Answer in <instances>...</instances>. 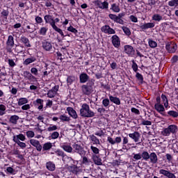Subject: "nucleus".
Instances as JSON below:
<instances>
[{
    "label": "nucleus",
    "mask_w": 178,
    "mask_h": 178,
    "mask_svg": "<svg viewBox=\"0 0 178 178\" xmlns=\"http://www.w3.org/2000/svg\"><path fill=\"white\" fill-rule=\"evenodd\" d=\"M154 109L158 112V113H160L161 116H163L164 118H173L174 119L176 118H178V112L170 110L168 111L167 113L165 108V106H163L162 103H161V96H157L156 97V103L154 104Z\"/></svg>",
    "instance_id": "f257e3e1"
},
{
    "label": "nucleus",
    "mask_w": 178,
    "mask_h": 178,
    "mask_svg": "<svg viewBox=\"0 0 178 178\" xmlns=\"http://www.w3.org/2000/svg\"><path fill=\"white\" fill-rule=\"evenodd\" d=\"M68 161L70 163L69 165L67 164V170L70 173H72V175H74L75 176H77V175H79L81 172V169L77 165H79V161H76L73 159L72 157H68Z\"/></svg>",
    "instance_id": "f03ea898"
},
{
    "label": "nucleus",
    "mask_w": 178,
    "mask_h": 178,
    "mask_svg": "<svg viewBox=\"0 0 178 178\" xmlns=\"http://www.w3.org/2000/svg\"><path fill=\"white\" fill-rule=\"evenodd\" d=\"M95 86V79H91L86 84L81 86V91L83 95L90 96L94 92V87Z\"/></svg>",
    "instance_id": "7ed1b4c3"
},
{
    "label": "nucleus",
    "mask_w": 178,
    "mask_h": 178,
    "mask_svg": "<svg viewBox=\"0 0 178 178\" xmlns=\"http://www.w3.org/2000/svg\"><path fill=\"white\" fill-rule=\"evenodd\" d=\"M80 115L82 118H94L95 113L90 109V106L87 103H84L80 109Z\"/></svg>",
    "instance_id": "20e7f679"
},
{
    "label": "nucleus",
    "mask_w": 178,
    "mask_h": 178,
    "mask_svg": "<svg viewBox=\"0 0 178 178\" xmlns=\"http://www.w3.org/2000/svg\"><path fill=\"white\" fill-rule=\"evenodd\" d=\"M72 152L78 154L81 156H84L87 152L84 149V145L76 142L72 145Z\"/></svg>",
    "instance_id": "39448f33"
},
{
    "label": "nucleus",
    "mask_w": 178,
    "mask_h": 178,
    "mask_svg": "<svg viewBox=\"0 0 178 178\" xmlns=\"http://www.w3.org/2000/svg\"><path fill=\"white\" fill-rule=\"evenodd\" d=\"M42 48L47 52H54V49H55L54 43L49 39L42 40Z\"/></svg>",
    "instance_id": "423d86ee"
},
{
    "label": "nucleus",
    "mask_w": 178,
    "mask_h": 178,
    "mask_svg": "<svg viewBox=\"0 0 178 178\" xmlns=\"http://www.w3.org/2000/svg\"><path fill=\"white\" fill-rule=\"evenodd\" d=\"M15 47V38L12 35H8L6 41V49L8 52H12V49Z\"/></svg>",
    "instance_id": "0eeeda50"
},
{
    "label": "nucleus",
    "mask_w": 178,
    "mask_h": 178,
    "mask_svg": "<svg viewBox=\"0 0 178 178\" xmlns=\"http://www.w3.org/2000/svg\"><path fill=\"white\" fill-rule=\"evenodd\" d=\"M165 49L169 54H175L177 50V44L175 42H169L165 45Z\"/></svg>",
    "instance_id": "6e6552de"
},
{
    "label": "nucleus",
    "mask_w": 178,
    "mask_h": 178,
    "mask_svg": "<svg viewBox=\"0 0 178 178\" xmlns=\"http://www.w3.org/2000/svg\"><path fill=\"white\" fill-rule=\"evenodd\" d=\"M124 52L128 55V56H131L133 58L136 55V50H134V47L130 44H127L124 47Z\"/></svg>",
    "instance_id": "1a4fd4ad"
},
{
    "label": "nucleus",
    "mask_w": 178,
    "mask_h": 178,
    "mask_svg": "<svg viewBox=\"0 0 178 178\" xmlns=\"http://www.w3.org/2000/svg\"><path fill=\"white\" fill-rule=\"evenodd\" d=\"M44 20L45 24H49L52 29L54 27V26H56V24H55V22H54V16L48 14L44 15Z\"/></svg>",
    "instance_id": "9d476101"
},
{
    "label": "nucleus",
    "mask_w": 178,
    "mask_h": 178,
    "mask_svg": "<svg viewBox=\"0 0 178 178\" xmlns=\"http://www.w3.org/2000/svg\"><path fill=\"white\" fill-rule=\"evenodd\" d=\"M95 5H97V6H98L99 9H105V10L109 9V3L107 1H104L102 2L99 0H96L95 1Z\"/></svg>",
    "instance_id": "9b49d317"
},
{
    "label": "nucleus",
    "mask_w": 178,
    "mask_h": 178,
    "mask_svg": "<svg viewBox=\"0 0 178 178\" xmlns=\"http://www.w3.org/2000/svg\"><path fill=\"white\" fill-rule=\"evenodd\" d=\"M101 31L104 34H116V31L112 29L109 25H104L101 28Z\"/></svg>",
    "instance_id": "f8f14e48"
},
{
    "label": "nucleus",
    "mask_w": 178,
    "mask_h": 178,
    "mask_svg": "<svg viewBox=\"0 0 178 178\" xmlns=\"http://www.w3.org/2000/svg\"><path fill=\"white\" fill-rule=\"evenodd\" d=\"M33 106H35L39 111H43L44 108V99H37L33 102Z\"/></svg>",
    "instance_id": "ddd939ff"
},
{
    "label": "nucleus",
    "mask_w": 178,
    "mask_h": 178,
    "mask_svg": "<svg viewBox=\"0 0 178 178\" xmlns=\"http://www.w3.org/2000/svg\"><path fill=\"white\" fill-rule=\"evenodd\" d=\"M59 91V86H55L53 87L51 90H49L47 92V97L49 98H54L58 92Z\"/></svg>",
    "instance_id": "4468645a"
},
{
    "label": "nucleus",
    "mask_w": 178,
    "mask_h": 178,
    "mask_svg": "<svg viewBox=\"0 0 178 178\" xmlns=\"http://www.w3.org/2000/svg\"><path fill=\"white\" fill-rule=\"evenodd\" d=\"M90 76L88 74H87V73L86 72H82L80 75H79V83H81V84H84L86 83H88V81H90Z\"/></svg>",
    "instance_id": "2eb2a0df"
},
{
    "label": "nucleus",
    "mask_w": 178,
    "mask_h": 178,
    "mask_svg": "<svg viewBox=\"0 0 178 178\" xmlns=\"http://www.w3.org/2000/svg\"><path fill=\"white\" fill-rule=\"evenodd\" d=\"M30 144H31L33 147H35L37 151H38L39 152L42 150V146L41 145V143H40L39 140L35 139H31Z\"/></svg>",
    "instance_id": "dca6fc26"
},
{
    "label": "nucleus",
    "mask_w": 178,
    "mask_h": 178,
    "mask_svg": "<svg viewBox=\"0 0 178 178\" xmlns=\"http://www.w3.org/2000/svg\"><path fill=\"white\" fill-rule=\"evenodd\" d=\"M107 141L111 144V145H115V144H120L122 143V138L120 136H117L115 140L112 137H107Z\"/></svg>",
    "instance_id": "f3484780"
},
{
    "label": "nucleus",
    "mask_w": 178,
    "mask_h": 178,
    "mask_svg": "<svg viewBox=\"0 0 178 178\" xmlns=\"http://www.w3.org/2000/svg\"><path fill=\"white\" fill-rule=\"evenodd\" d=\"M111 42L115 48L120 47V38L118 35H114L111 37Z\"/></svg>",
    "instance_id": "a211bd4d"
},
{
    "label": "nucleus",
    "mask_w": 178,
    "mask_h": 178,
    "mask_svg": "<svg viewBox=\"0 0 178 178\" xmlns=\"http://www.w3.org/2000/svg\"><path fill=\"white\" fill-rule=\"evenodd\" d=\"M23 76L25 79H27V80H29V81H37V78L31 74V72L29 71H24L23 73Z\"/></svg>",
    "instance_id": "6ab92c4d"
},
{
    "label": "nucleus",
    "mask_w": 178,
    "mask_h": 178,
    "mask_svg": "<svg viewBox=\"0 0 178 178\" xmlns=\"http://www.w3.org/2000/svg\"><path fill=\"white\" fill-rule=\"evenodd\" d=\"M60 147L65 151V152H68V154L73 152V146H70L67 143H60Z\"/></svg>",
    "instance_id": "aec40b11"
},
{
    "label": "nucleus",
    "mask_w": 178,
    "mask_h": 178,
    "mask_svg": "<svg viewBox=\"0 0 178 178\" xmlns=\"http://www.w3.org/2000/svg\"><path fill=\"white\" fill-rule=\"evenodd\" d=\"M154 27H155V23L154 22L145 23L140 26V29L142 31H145V30H148V29H154Z\"/></svg>",
    "instance_id": "412c9836"
},
{
    "label": "nucleus",
    "mask_w": 178,
    "mask_h": 178,
    "mask_svg": "<svg viewBox=\"0 0 178 178\" xmlns=\"http://www.w3.org/2000/svg\"><path fill=\"white\" fill-rule=\"evenodd\" d=\"M129 137L134 140L135 143H138L140 138L141 137V134L138 131H134L132 134H129Z\"/></svg>",
    "instance_id": "4be33fe9"
},
{
    "label": "nucleus",
    "mask_w": 178,
    "mask_h": 178,
    "mask_svg": "<svg viewBox=\"0 0 178 178\" xmlns=\"http://www.w3.org/2000/svg\"><path fill=\"white\" fill-rule=\"evenodd\" d=\"M110 10H112V12H114V13H119V12H120V3H111Z\"/></svg>",
    "instance_id": "5701e85b"
},
{
    "label": "nucleus",
    "mask_w": 178,
    "mask_h": 178,
    "mask_svg": "<svg viewBox=\"0 0 178 178\" xmlns=\"http://www.w3.org/2000/svg\"><path fill=\"white\" fill-rule=\"evenodd\" d=\"M161 98L163 102L161 105L164 106L165 109H168V108H170V106H169V100H168V97L165 96V94H162L161 97H160V99Z\"/></svg>",
    "instance_id": "b1692460"
},
{
    "label": "nucleus",
    "mask_w": 178,
    "mask_h": 178,
    "mask_svg": "<svg viewBox=\"0 0 178 178\" xmlns=\"http://www.w3.org/2000/svg\"><path fill=\"white\" fill-rule=\"evenodd\" d=\"M92 159L95 165H97V166H101L102 165V159L101 157H99V155L97 154H93L92 156Z\"/></svg>",
    "instance_id": "393cba45"
},
{
    "label": "nucleus",
    "mask_w": 178,
    "mask_h": 178,
    "mask_svg": "<svg viewBox=\"0 0 178 178\" xmlns=\"http://www.w3.org/2000/svg\"><path fill=\"white\" fill-rule=\"evenodd\" d=\"M13 141H14V143L26 141V136L23 134H19L13 137Z\"/></svg>",
    "instance_id": "a878e982"
},
{
    "label": "nucleus",
    "mask_w": 178,
    "mask_h": 178,
    "mask_svg": "<svg viewBox=\"0 0 178 178\" xmlns=\"http://www.w3.org/2000/svg\"><path fill=\"white\" fill-rule=\"evenodd\" d=\"M20 41L27 48H31V44H30V40L26 36H22Z\"/></svg>",
    "instance_id": "bb28decb"
},
{
    "label": "nucleus",
    "mask_w": 178,
    "mask_h": 178,
    "mask_svg": "<svg viewBox=\"0 0 178 178\" xmlns=\"http://www.w3.org/2000/svg\"><path fill=\"white\" fill-rule=\"evenodd\" d=\"M149 159L151 163H153V165H155V163H158V156L156 155V153L152 152L149 155Z\"/></svg>",
    "instance_id": "cd10ccee"
},
{
    "label": "nucleus",
    "mask_w": 178,
    "mask_h": 178,
    "mask_svg": "<svg viewBox=\"0 0 178 178\" xmlns=\"http://www.w3.org/2000/svg\"><path fill=\"white\" fill-rule=\"evenodd\" d=\"M46 168L49 172H54L56 169L55 163L53 161H48L46 163Z\"/></svg>",
    "instance_id": "c85d7f7f"
},
{
    "label": "nucleus",
    "mask_w": 178,
    "mask_h": 178,
    "mask_svg": "<svg viewBox=\"0 0 178 178\" xmlns=\"http://www.w3.org/2000/svg\"><path fill=\"white\" fill-rule=\"evenodd\" d=\"M67 111L70 116H71V118H73V119H77L78 118L77 113L74 111V109H73V108L68 107L67 108Z\"/></svg>",
    "instance_id": "c756f323"
},
{
    "label": "nucleus",
    "mask_w": 178,
    "mask_h": 178,
    "mask_svg": "<svg viewBox=\"0 0 178 178\" xmlns=\"http://www.w3.org/2000/svg\"><path fill=\"white\" fill-rule=\"evenodd\" d=\"M37 60V58L35 56H31L30 58H28L24 60L23 65L25 66H29L31 63H33V62H35Z\"/></svg>",
    "instance_id": "7c9ffc66"
},
{
    "label": "nucleus",
    "mask_w": 178,
    "mask_h": 178,
    "mask_svg": "<svg viewBox=\"0 0 178 178\" xmlns=\"http://www.w3.org/2000/svg\"><path fill=\"white\" fill-rule=\"evenodd\" d=\"M109 99L111 102H113V104H115V105H120V99L118 97H113L112 95L109 96Z\"/></svg>",
    "instance_id": "2f4dec72"
},
{
    "label": "nucleus",
    "mask_w": 178,
    "mask_h": 178,
    "mask_svg": "<svg viewBox=\"0 0 178 178\" xmlns=\"http://www.w3.org/2000/svg\"><path fill=\"white\" fill-rule=\"evenodd\" d=\"M8 16H9V9H3L1 13V17H2L3 20H8Z\"/></svg>",
    "instance_id": "473e14b6"
},
{
    "label": "nucleus",
    "mask_w": 178,
    "mask_h": 178,
    "mask_svg": "<svg viewBox=\"0 0 178 178\" xmlns=\"http://www.w3.org/2000/svg\"><path fill=\"white\" fill-rule=\"evenodd\" d=\"M19 118L18 115H11L9 122L13 124H17V120H19Z\"/></svg>",
    "instance_id": "72a5a7b5"
},
{
    "label": "nucleus",
    "mask_w": 178,
    "mask_h": 178,
    "mask_svg": "<svg viewBox=\"0 0 178 178\" xmlns=\"http://www.w3.org/2000/svg\"><path fill=\"white\" fill-rule=\"evenodd\" d=\"M54 31H56V33H58L60 35H61L62 38H65L66 35H65V33H63V31L60 28H58V26L56 25L52 28Z\"/></svg>",
    "instance_id": "f704fd0d"
},
{
    "label": "nucleus",
    "mask_w": 178,
    "mask_h": 178,
    "mask_svg": "<svg viewBox=\"0 0 178 178\" xmlns=\"http://www.w3.org/2000/svg\"><path fill=\"white\" fill-rule=\"evenodd\" d=\"M42 148V151H49V149L52 148V143L47 142L44 143Z\"/></svg>",
    "instance_id": "c9c22d12"
},
{
    "label": "nucleus",
    "mask_w": 178,
    "mask_h": 178,
    "mask_svg": "<svg viewBox=\"0 0 178 178\" xmlns=\"http://www.w3.org/2000/svg\"><path fill=\"white\" fill-rule=\"evenodd\" d=\"M147 41H148L149 47H150V48H156V47H158V43L155 40L151 38H149Z\"/></svg>",
    "instance_id": "e433bc0d"
},
{
    "label": "nucleus",
    "mask_w": 178,
    "mask_h": 178,
    "mask_svg": "<svg viewBox=\"0 0 178 178\" xmlns=\"http://www.w3.org/2000/svg\"><path fill=\"white\" fill-rule=\"evenodd\" d=\"M28 103H29V99H27V98H26V97H22V98L19 99V100H18L19 106L26 105V104H28Z\"/></svg>",
    "instance_id": "4c0bfd02"
},
{
    "label": "nucleus",
    "mask_w": 178,
    "mask_h": 178,
    "mask_svg": "<svg viewBox=\"0 0 178 178\" xmlns=\"http://www.w3.org/2000/svg\"><path fill=\"white\" fill-rule=\"evenodd\" d=\"M167 129L169 130L170 133L172 134H175L176 133V131L177 130V126L175 124H170L167 127Z\"/></svg>",
    "instance_id": "58836bf2"
},
{
    "label": "nucleus",
    "mask_w": 178,
    "mask_h": 178,
    "mask_svg": "<svg viewBox=\"0 0 178 178\" xmlns=\"http://www.w3.org/2000/svg\"><path fill=\"white\" fill-rule=\"evenodd\" d=\"M163 19V17L159 14H154L152 17V20H154V22H161Z\"/></svg>",
    "instance_id": "ea45409f"
},
{
    "label": "nucleus",
    "mask_w": 178,
    "mask_h": 178,
    "mask_svg": "<svg viewBox=\"0 0 178 178\" xmlns=\"http://www.w3.org/2000/svg\"><path fill=\"white\" fill-rule=\"evenodd\" d=\"M91 163V161L87 158V156H83L81 164L85 165V166H90V163Z\"/></svg>",
    "instance_id": "a19ab883"
},
{
    "label": "nucleus",
    "mask_w": 178,
    "mask_h": 178,
    "mask_svg": "<svg viewBox=\"0 0 178 178\" xmlns=\"http://www.w3.org/2000/svg\"><path fill=\"white\" fill-rule=\"evenodd\" d=\"M47 32H48V28L45 26H42L39 30L38 34H40V35H47Z\"/></svg>",
    "instance_id": "79ce46f5"
},
{
    "label": "nucleus",
    "mask_w": 178,
    "mask_h": 178,
    "mask_svg": "<svg viewBox=\"0 0 178 178\" xmlns=\"http://www.w3.org/2000/svg\"><path fill=\"white\" fill-rule=\"evenodd\" d=\"M141 155V158H143V159L144 161H148V159H149V153H148V152L147 151H143L142 152V154H140Z\"/></svg>",
    "instance_id": "37998d69"
},
{
    "label": "nucleus",
    "mask_w": 178,
    "mask_h": 178,
    "mask_svg": "<svg viewBox=\"0 0 178 178\" xmlns=\"http://www.w3.org/2000/svg\"><path fill=\"white\" fill-rule=\"evenodd\" d=\"M90 138V141L93 142V144H99V139L97 138L94 134L90 135L89 136Z\"/></svg>",
    "instance_id": "c03bdc74"
},
{
    "label": "nucleus",
    "mask_w": 178,
    "mask_h": 178,
    "mask_svg": "<svg viewBox=\"0 0 178 178\" xmlns=\"http://www.w3.org/2000/svg\"><path fill=\"white\" fill-rule=\"evenodd\" d=\"M136 77L137 80L140 83V84H143L144 83V76L143 74H140L139 72H136Z\"/></svg>",
    "instance_id": "a18cd8bd"
},
{
    "label": "nucleus",
    "mask_w": 178,
    "mask_h": 178,
    "mask_svg": "<svg viewBox=\"0 0 178 178\" xmlns=\"http://www.w3.org/2000/svg\"><path fill=\"white\" fill-rule=\"evenodd\" d=\"M76 80V77L74 76H68L67 78V83L68 86H72L73 82Z\"/></svg>",
    "instance_id": "49530a36"
},
{
    "label": "nucleus",
    "mask_w": 178,
    "mask_h": 178,
    "mask_svg": "<svg viewBox=\"0 0 178 178\" xmlns=\"http://www.w3.org/2000/svg\"><path fill=\"white\" fill-rule=\"evenodd\" d=\"M109 19L113 21L114 23H119V19H118V15L115 14H109L108 15Z\"/></svg>",
    "instance_id": "de8ad7c7"
},
{
    "label": "nucleus",
    "mask_w": 178,
    "mask_h": 178,
    "mask_svg": "<svg viewBox=\"0 0 178 178\" xmlns=\"http://www.w3.org/2000/svg\"><path fill=\"white\" fill-rule=\"evenodd\" d=\"M67 31H70V33H73L75 35H77V33H79V31L76 29V28L73 27V26L70 25L67 29Z\"/></svg>",
    "instance_id": "09e8293b"
},
{
    "label": "nucleus",
    "mask_w": 178,
    "mask_h": 178,
    "mask_svg": "<svg viewBox=\"0 0 178 178\" xmlns=\"http://www.w3.org/2000/svg\"><path fill=\"white\" fill-rule=\"evenodd\" d=\"M6 172L8 175H16V170L12 167H7Z\"/></svg>",
    "instance_id": "8fccbe9b"
},
{
    "label": "nucleus",
    "mask_w": 178,
    "mask_h": 178,
    "mask_svg": "<svg viewBox=\"0 0 178 178\" xmlns=\"http://www.w3.org/2000/svg\"><path fill=\"white\" fill-rule=\"evenodd\" d=\"M124 16V13H121L117 16L118 19V24H124V21L122 20V17Z\"/></svg>",
    "instance_id": "3c124183"
},
{
    "label": "nucleus",
    "mask_w": 178,
    "mask_h": 178,
    "mask_svg": "<svg viewBox=\"0 0 178 178\" xmlns=\"http://www.w3.org/2000/svg\"><path fill=\"white\" fill-rule=\"evenodd\" d=\"M131 63H132V65H131L132 70H134V72H135V73H137V72H138V65H137V63H136L134 60H132Z\"/></svg>",
    "instance_id": "603ef678"
},
{
    "label": "nucleus",
    "mask_w": 178,
    "mask_h": 178,
    "mask_svg": "<svg viewBox=\"0 0 178 178\" xmlns=\"http://www.w3.org/2000/svg\"><path fill=\"white\" fill-rule=\"evenodd\" d=\"M111 104V101L108 98H105L102 100V105L104 108H109V104Z\"/></svg>",
    "instance_id": "864d4df0"
},
{
    "label": "nucleus",
    "mask_w": 178,
    "mask_h": 178,
    "mask_svg": "<svg viewBox=\"0 0 178 178\" xmlns=\"http://www.w3.org/2000/svg\"><path fill=\"white\" fill-rule=\"evenodd\" d=\"M54 153L57 156H61L62 158H65V152L62 151L60 149H58L56 151L54 152Z\"/></svg>",
    "instance_id": "5fc2aeb1"
},
{
    "label": "nucleus",
    "mask_w": 178,
    "mask_h": 178,
    "mask_svg": "<svg viewBox=\"0 0 178 178\" xmlns=\"http://www.w3.org/2000/svg\"><path fill=\"white\" fill-rule=\"evenodd\" d=\"M6 106L3 104H0V116H3L6 113Z\"/></svg>",
    "instance_id": "6e6d98bb"
},
{
    "label": "nucleus",
    "mask_w": 178,
    "mask_h": 178,
    "mask_svg": "<svg viewBox=\"0 0 178 178\" xmlns=\"http://www.w3.org/2000/svg\"><path fill=\"white\" fill-rule=\"evenodd\" d=\"M133 159L134 161V162H136V161H140V159H141V153H138V154H135L133 153Z\"/></svg>",
    "instance_id": "4d7b16f0"
},
{
    "label": "nucleus",
    "mask_w": 178,
    "mask_h": 178,
    "mask_svg": "<svg viewBox=\"0 0 178 178\" xmlns=\"http://www.w3.org/2000/svg\"><path fill=\"white\" fill-rule=\"evenodd\" d=\"M59 119L62 122H70V118L66 116L65 114L60 115Z\"/></svg>",
    "instance_id": "13d9d810"
},
{
    "label": "nucleus",
    "mask_w": 178,
    "mask_h": 178,
    "mask_svg": "<svg viewBox=\"0 0 178 178\" xmlns=\"http://www.w3.org/2000/svg\"><path fill=\"white\" fill-rule=\"evenodd\" d=\"M122 30L124 31V34H126V35H131V31H130V29H129L127 26H122Z\"/></svg>",
    "instance_id": "bf43d9fd"
},
{
    "label": "nucleus",
    "mask_w": 178,
    "mask_h": 178,
    "mask_svg": "<svg viewBox=\"0 0 178 178\" xmlns=\"http://www.w3.org/2000/svg\"><path fill=\"white\" fill-rule=\"evenodd\" d=\"M161 134L164 137H168V136H170L171 133L170 132L169 129L168 128H165L162 131Z\"/></svg>",
    "instance_id": "052dcab7"
},
{
    "label": "nucleus",
    "mask_w": 178,
    "mask_h": 178,
    "mask_svg": "<svg viewBox=\"0 0 178 178\" xmlns=\"http://www.w3.org/2000/svg\"><path fill=\"white\" fill-rule=\"evenodd\" d=\"M91 151L94 153L93 155H98L99 154V149L95 146H90Z\"/></svg>",
    "instance_id": "680f3d73"
},
{
    "label": "nucleus",
    "mask_w": 178,
    "mask_h": 178,
    "mask_svg": "<svg viewBox=\"0 0 178 178\" xmlns=\"http://www.w3.org/2000/svg\"><path fill=\"white\" fill-rule=\"evenodd\" d=\"M50 137H51V140H56V138H59V132L54 131V132L51 133Z\"/></svg>",
    "instance_id": "e2e57ef3"
},
{
    "label": "nucleus",
    "mask_w": 178,
    "mask_h": 178,
    "mask_svg": "<svg viewBox=\"0 0 178 178\" xmlns=\"http://www.w3.org/2000/svg\"><path fill=\"white\" fill-rule=\"evenodd\" d=\"M168 5L171 7L178 6V0H171L168 1Z\"/></svg>",
    "instance_id": "0e129e2a"
},
{
    "label": "nucleus",
    "mask_w": 178,
    "mask_h": 178,
    "mask_svg": "<svg viewBox=\"0 0 178 178\" xmlns=\"http://www.w3.org/2000/svg\"><path fill=\"white\" fill-rule=\"evenodd\" d=\"M170 172V171H168V170H164V169H161L159 170V174L160 175H163V176H165V177H168Z\"/></svg>",
    "instance_id": "69168bd1"
},
{
    "label": "nucleus",
    "mask_w": 178,
    "mask_h": 178,
    "mask_svg": "<svg viewBox=\"0 0 178 178\" xmlns=\"http://www.w3.org/2000/svg\"><path fill=\"white\" fill-rule=\"evenodd\" d=\"M31 73L33 76H38V70L36 67H32L31 69Z\"/></svg>",
    "instance_id": "338daca9"
},
{
    "label": "nucleus",
    "mask_w": 178,
    "mask_h": 178,
    "mask_svg": "<svg viewBox=\"0 0 178 178\" xmlns=\"http://www.w3.org/2000/svg\"><path fill=\"white\" fill-rule=\"evenodd\" d=\"M8 63L10 67H15V66H16V63H15V60H13V59L9 58L8 60Z\"/></svg>",
    "instance_id": "774afa93"
}]
</instances>
